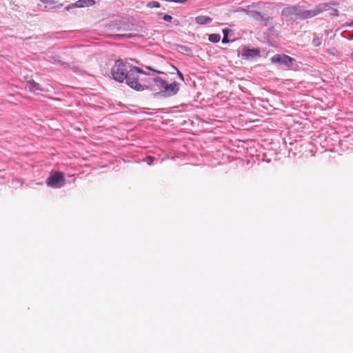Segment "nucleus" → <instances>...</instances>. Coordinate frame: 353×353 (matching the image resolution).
Segmentation results:
<instances>
[{"mask_svg":"<svg viewBox=\"0 0 353 353\" xmlns=\"http://www.w3.org/2000/svg\"><path fill=\"white\" fill-rule=\"evenodd\" d=\"M228 41L227 36H225L222 40L223 43H227Z\"/></svg>","mask_w":353,"mask_h":353,"instance_id":"17","label":"nucleus"},{"mask_svg":"<svg viewBox=\"0 0 353 353\" xmlns=\"http://www.w3.org/2000/svg\"><path fill=\"white\" fill-rule=\"evenodd\" d=\"M271 61L273 63H280L283 64L287 67H290L295 60L286 54H277L271 58Z\"/></svg>","mask_w":353,"mask_h":353,"instance_id":"5","label":"nucleus"},{"mask_svg":"<svg viewBox=\"0 0 353 353\" xmlns=\"http://www.w3.org/2000/svg\"><path fill=\"white\" fill-rule=\"evenodd\" d=\"M95 5L94 0H78L74 3H72L65 8L67 10L75 8L91 7Z\"/></svg>","mask_w":353,"mask_h":353,"instance_id":"8","label":"nucleus"},{"mask_svg":"<svg viewBox=\"0 0 353 353\" xmlns=\"http://www.w3.org/2000/svg\"><path fill=\"white\" fill-rule=\"evenodd\" d=\"M257 15H258L259 17H261V14H259V13H257Z\"/></svg>","mask_w":353,"mask_h":353,"instance_id":"20","label":"nucleus"},{"mask_svg":"<svg viewBox=\"0 0 353 353\" xmlns=\"http://www.w3.org/2000/svg\"><path fill=\"white\" fill-rule=\"evenodd\" d=\"M212 19L208 16H198L195 18V21L198 24L204 25L210 23L212 21Z\"/></svg>","mask_w":353,"mask_h":353,"instance_id":"10","label":"nucleus"},{"mask_svg":"<svg viewBox=\"0 0 353 353\" xmlns=\"http://www.w3.org/2000/svg\"><path fill=\"white\" fill-rule=\"evenodd\" d=\"M179 90V84L176 81L172 83H168L166 82L165 88L163 90V96L171 97L175 95Z\"/></svg>","mask_w":353,"mask_h":353,"instance_id":"7","label":"nucleus"},{"mask_svg":"<svg viewBox=\"0 0 353 353\" xmlns=\"http://www.w3.org/2000/svg\"><path fill=\"white\" fill-rule=\"evenodd\" d=\"M221 36L219 34H211L209 36V41L212 43H217L220 41Z\"/></svg>","mask_w":353,"mask_h":353,"instance_id":"12","label":"nucleus"},{"mask_svg":"<svg viewBox=\"0 0 353 353\" xmlns=\"http://www.w3.org/2000/svg\"><path fill=\"white\" fill-rule=\"evenodd\" d=\"M259 52L257 50H248L246 53L247 55L258 54Z\"/></svg>","mask_w":353,"mask_h":353,"instance_id":"14","label":"nucleus"},{"mask_svg":"<svg viewBox=\"0 0 353 353\" xmlns=\"http://www.w3.org/2000/svg\"><path fill=\"white\" fill-rule=\"evenodd\" d=\"M323 41V34L321 36L314 34L312 43L314 46L318 47L322 43Z\"/></svg>","mask_w":353,"mask_h":353,"instance_id":"11","label":"nucleus"},{"mask_svg":"<svg viewBox=\"0 0 353 353\" xmlns=\"http://www.w3.org/2000/svg\"><path fill=\"white\" fill-rule=\"evenodd\" d=\"M327 4H320L312 10H303L300 12V17L303 19H309L318 15L324 10H327Z\"/></svg>","mask_w":353,"mask_h":353,"instance_id":"4","label":"nucleus"},{"mask_svg":"<svg viewBox=\"0 0 353 353\" xmlns=\"http://www.w3.org/2000/svg\"><path fill=\"white\" fill-rule=\"evenodd\" d=\"M48 186L53 188H59L65 184V179L62 172H52L46 180Z\"/></svg>","mask_w":353,"mask_h":353,"instance_id":"3","label":"nucleus"},{"mask_svg":"<svg viewBox=\"0 0 353 353\" xmlns=\"http://www.w3.org/2000/svg\"><path fill=\"white\" fill-rule=\"evenodd\" d=\"M350 26H353V21L351 23Z\"/></svg>","mask_w":353,"mask_h":353,"instance_id":"21","label":"nucleus"},{"mask_svg":"<svg viewBox=\"0 0 353 353\" xmlns=\"http://www.w3.org/2000/svg\"><path fill=\"white\" fill-rule=\"evenodd\" d=\"M40 1L44 3H48V4H52L54 3V1L52 0H40Z\"/></svg>","mask_w":353,"mask_h":353,"instance_id":"16","label":"nucleus"},{"mask_svg":"<svg viewBox=\"0 0 353 353\" xmlns=\"http://www.w3.org/2000/svg\"><path fill=\"white\" fill-rule=\"evenodd\" d=\"M350 58L353 60V52L350 54Z\"/></svg>","mask_w":353,"mask_h":353,"instance_id":"19","label":"nucleus"},{"mask_svg":"<svg viewBox=\"0 0 353 353\" xmlns=\"http://www.w3.org/2000/svg\"><path fill=\"white\" fill-rule=\"evenodd\" d=\"M163 19H164L165 21H171V20L172 19V16H170V15L165 14V15H164V17H163Z\"/></svg>","mask_w":353,"mask_h":353,"instance_id":"15","label":"nucleus"},{"mask_svg":"<svg viewBox=\"0 0 353 353\" xmlns=\"http://www.w3.org/2000/svg\"><path fill=\"white\" fill-rule=\"evenodd\" d=\"M148 8H159L160 7V3L157 1H150L148 3Z\"/></svg>","mask_w":353,"mask_h":353,"instance_id":"13","label":"nucleus"},{"mask_svg":"<svg viewBox=\"0 0 353 353\" xmlns=\"http://www.w3.org/2000/svg\"><path fill=\"white\" fill-rule=\"evenodd\" d=\"M130 67L121 59L116 61L111 70L113 79L119 82H123L126 78Z\"/></svg>","mask_w":353,"mask_h":353,"instance_id":"2","label":"nucleus"},{"mask_svg":"<svg viewBox=\"0 0 353 353\" xmlns=\"http://www.w3.org/2000/svg\"><path fill=\"white\" fill-rule=\"evenodd\" d=\"M26 86L28 90L31 92H34L37 90L43 91V88L37 82L34 81L33 79H30L27 81Z\"/></svg>","mask_w":353,"mask_h":353,"instance_id":"9","label":"nucleus"},{"mask_svg":"<svg viewBox=\"0 0 353 353\" xmlns=\"http://www.w3.org/2000/svg\"><path fill=\"white\" fill-rule=\"evenodd\" d=\"M143 73V70L137 67L132 66L130 68L128 73L125 79L126 83L132 88L141 91L144 90V86L139 82V74Z\"/></svg>","mask_w":353,"mask_h":353,"instance_id":"1","label":"nucleus"},{"mask_svg":"<svg viewBox=\"0 0 353 353\" xmlns=\"http://www.w3.org/2000/svg\"><path fill=\"white\" fill-rule=\"evenodd\" d=\"M175 69L177 70V73H178L179 76L181 77V79H183V74H182L181 73V72H180V71H179L176 68H175Z\"/></svg>","mask_w":353,"mask_h":353,"instance_id":"18","label":"nucleus"},{"mask_svg":"<svg viewBox=\"0 0 353 353\" xmlns=\"http://www.w3.org/2000/svg\"><path fill=\"white\" fill-rule=\"evenodd\" d=\"M165 83L166 81L160 77L154 78L150 83V89L156 92V94H161L163 95Z\"/></svg>","mask_w":353,"mask_h":353,"instance_id":"6","label":"nucleus"}]
</instances>
